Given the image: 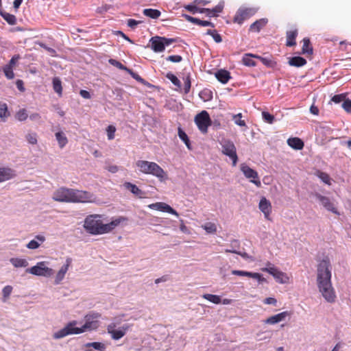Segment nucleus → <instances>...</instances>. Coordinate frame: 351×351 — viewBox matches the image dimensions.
Instances as JSON below:
<instances>
[{
  "label": "nucleus",
  "instance_id": "680f3d73",
  "mask_svg": "<svg viewBox=\"0 0 351 351\" xmlns=\"http://www.w3.org/2000/svg\"><path fill=\"white\" fill-rule=\"evenodd\" d=\"M341 107L346 112L351 114V99L346 97L342 103Z\"/></svg>",
  "mask_w": 351,
  "mask_h": 351
},
{
  "label": "nucleus",
  "instance_id": "3c124183",
  "mask_svg": "<svg viewBox=\"0 0 351 351\" xmlns=\"http://www.w3.org/2000/svg\"><path fill=\"white\" fill-rule=\"evenodd\" d=\"M28 117L26 109H20L15 114V118L19 121H24Z\"/></svg>",
  "mask_w": 351,
  "mask_h": 351
},
{
  "label": "nucleus",
  "instance_id": "0eeeda50",
  "mask_svg": "<svg viewBox=\"0 0 351 351\" xmlns=\"http://www.w3.org/2000/svg\"><path fill=\"white\" fill-rule=\"evenodd\" d=\"M100 216L97 215H88L84 220V227L85 230L90 234L93 235H98L99 226L101 221L99 219Z\"/></svg>",
  "mask_w": 351,
  "mask_h": 351
},
{
  "label": "nucleus",
  "instance_id": "49530a36",
  "mask_svg": "<svg viewBox=\"0 0 351 351\" xmlns=\"http://www.w3.org/2000/svg\"><path fill=\"white\" fill-rule=\"evenodd\" d=\"M182 16L187 21L204 27L205 21L200 20L199 19L191 16L186 14H184Z\"/></svg>",
  "mask_w": 351,
  "mask_h": 351
},
{
  "label": "nucleus",
  "instance_id": "69168bd1",
  "mask_svg": "<svg viewBox=\"0 0 351 351\" xmlns=\"http://www.w3.org/2000/svg\"><path fill=\"white\" fill-rule=\"evenodd\" d=\"M20 59H21V56L19 54L14 55L12 57V58L10 60L9 62L5 65L13 68Z\"/></svg>",
  "mask_w": 351,
  "mask_h": 351
},
{
  "label": "nucleus",
  "instance_id": "2f4dec72",
  "mask_svg": "<svg viewBox=\"0 0 351 351\" xmlns=\"http://www.w3.org/2000/svg\"><path fill=\"white\" fill-rule=\"evenodd\" d=\"M178 135L180 139L185 144L187 149L189 150H192L193 146L191 145V141L186 133L182 130V128L180 126H179L178 128Z\"/></svg>",
  "mask_w": 351,
  "mask_h": 351
},
{
  "label": "nucleus",
  "instance_id": "a19ab883",
  "mask_svg": "<svg viewBox=\"0 0 351 351\" xmlns=\"http://www.w3.org/2000/svg\"><path fill=\"white\" fill-rule=\"evenodd\" d=\"M321 133L324 136L325 139L328 140V141H330L334 138L330 136L333 132V130L329 126H321L320 127Z\"/></svg>",
  "mask_w": 351,
  "mask_h": 351
},
{
  "label": "nucleus",
  "instance_id": "5fc2aeb1",
  "mask_svg": "<svg viewBox=\"0 0 351 351\" xmlns=\"http://www.w3.org/2000/svg\"><path fill=\"white\" fill-rule=\"evenodd\" d=\"M184 91L185 94H188L190 91L191 86V75L190 73H188L184 77Z\"/></svg>",
  "mask_w": 351,
  "mask_h": 351
},
{
  "label": "nucleus",
  "instance_id": "603ef678",
  "mask_svg": "<svg viewBox=\"0 0 351 351\" xmlns=\"http://www.w3.org/2000/svg\"><path fill=\"white\" fill-rule=\"evenodd\" d=\"M262 118L265 123L269 124H272L276 120L275 117L267 111H263L262 112Z\"/></svg>",
  "mask_w": 351,
  "mask_h": 351
},
{
  "label": "nucleus",
  "instance_id": "4c0bfd02",
  "mask_svg": "<svg viewBox=\"0 0 351 351\" xmlns=\"http://www.w3.org/2000/svg\"><path fill=\"white\" fill-rule=\"evenodd\" d=\"M10 262L14 267H26L28 266L29 263L27 261L25 258H12L10 260Z\"/></svg>",
  "mask_w": 351,
  "mask_h": 351
},
{
  "label": "nucleus",
  "instance_id": "9b49d317",
  "mask_svg": "<svg viewBox=\"0 0 351 351\" xmlns=\"http://www.w3.org/2000/svg\"><path fill=\"white\" fill-rule=\"evenodd\" d=\"M195 123L202 132H207L208 128L211 124V119L208 112L206 110H202L198 113L195 117Z\"/></svg>",
  "mask_w": 351,
  "mask_h": 351
},
{
  "label": "nucleus",
  "instance_id": "58836bf2",
  "mask_svg": "<svg viewBox=\"0 0 351 351\" xmlns=\"http://www.w3.org/2000/svg\"><path fill=\"white\" fill-rule=\"evenodd\" d=\"M199 97L204 101H211L213 98V91L209 88H204L199 92Z\"/></svg>",
  "mask_w": 351,
  "mask_h": 351
},
{
  "label": "nucleus",
  "instance_id": "f3484780",
  "mask_svg": "<svg viewBox=\"0 0 351 351\" xmlns=\"http://www.w3.org/2000/svg\"><path fill=\"white\" fill-rule=\"evenodd\" d=\"M148 207L151 209L157 210L159 211L167 213L173 215L178 217V213L173 209L169 204L164 202H156L154 204H149Z\"/></svg>",
  "mask_w": 351,
  "mask_h": 351
},
{
  "label": "nucleus",
  "instance_id": "8fccbe9b",
  "mask_svg": "<svg viewBox=\"0 0 351 351\" xmlns=\"http://www.w3.org/2000/svg\"><path fill=\"white\" fill-rule=\"evenodd\" d=\"M207 35H210L213 37V40L217 43H220L222 42V38L221 36L217 32L215 29H208L206 33Z\"/></svg>",
  "mask_w": 351,
  "mask_h": 351
},
{
  "label": "nucleus",
  "instance_id": "a18cd8bd",
  "mask_svg": "<svg viewBox=\"0 0 351 351\" xmlns=\"http://www.w3.org/2000/svg\"><path fill=\"white\" fill-rule=\"evenodd\" d=\"M84 346L86 348H93L94 349L99 351H104L106 348L104 343L97 341L86 343Z\"/></svg>",
  "mask_w": 351,
  "mask_h": 351
},
{
  "label": "nucleus",
  "instance_id": "39448f33",
  "mask_svg": "<svg viewBox=\"0 0 351 351\" xmlns=\"http://www.w3.org/2000/svg\"><path fill=\"white\" fill-rule=\"evenodd\" d=\"M220 145H221L222 154L230 158L232 162V166H236L239 158L234 143L229 139H223Z\"/></svg>",
  "mask_w": 351,
  "mask_h": 351
},
{
  "label": "nucleus",
  "instance_id": "f704fd0d",
  "mask_svg": "<svg viewBox=\"0 0 351 351\" xmlns=\"http://www.w3.org/2000/svg\"><path fill=\"white\" fill-rule=\"evenodd\" d=\"M55 136L60 148L64 147L68 143V139L65 134L62 131H59L56 133Z\"/></svg>",
  "mask_w": 351,
  "mask_h": 351
},
{
  "label": "nucleus",
  "instance_id": "f8f14e48",
  "mask_svg": "<svg viewBox=\"0 0 351 351\" xmlns=\"http://www.w3.org/2000/svg\"><path fill=\"white\" fill-rule=\"evenodd\" d=\"M256 12L257 10L253 8L243 9L240 8L235 14L233 18V22L241 25L245 20L250 19L251 16L254 15Z\"/></svg>",
  "mask_w": 351,
  "mask_h": 351
},
{
  "label": "nucleus",
  "instance_id": "473e14b6",
  "mask_svg": "<svg viewBox=\"0 0 351 351\" xmlns=\"http://www.w3.org/2000/svg\"><path fill=\"white\" fill-rule=\"evenodd\" d=\"M0 16L10 25L16 23V18L14 14L8 13L0 8Z\"/></svg>",
  "mask_w": 351,
  "mask_h": 351
},
{
  "label": "nucleus",
  "instance_id": "dca6fc26",
  "mask_svg": "<svg viewBox=\"0 0 351 351\" xmlns=\"http://www.w3.org/2000/svg\"><path fill=\"white\" fill-rule=\"evenodd\" d=\"M232 274L233 275L239 276H246L252 278H255L258 280V282L261 284L263 282H267L266 278H265L262 274L259 273L251 272L243 270H232Z\"/></svg>",
  "mask_w": 351,
  "mask_h": 351
},
{
  "label": "nucleus",
  "instance_id": "1a4fd4ad",
  "mask_svg": "<svg viewBox=\"0 0 351 351\" xmlns=\"http://www.w3.org/2000/svg\"><path fill=\"white\" fill-rule=\"evenodd\" d=\"M101 316V315L96 311H91L86 315L84 316L85 323L82 326L84 329V332L86 330H96L99 326V323L97 319L100 318Z\"/></svg>",
  "mask_w": 351,
  "mask_h": 351
},
{
  "label": "nucleus",
  "instance_id": "79ce46f5",
  "mask_svg": "<svg viewBox=\"0 0 351 351\" xmlns=\"http://www.w3.org/2000/svg\"><path fill=\"white\" fill-rule=\"evenodd\" d=\"M10 115L7 104L0 102V118L5 121Z\"/></svg>",
  "mask_w": 351,
  "mask_h": 351
},
{
  "label": "nucleus",
  "instance_id": "e433bc0d",
  "mask_svg": "<svg viewBox=\"0 0 351 351\" xmlns=\"http://www.w3.org/2000/svg\"><path fill=\"white\" fill-rule=\"evenodd\" d=\"M143 13L145 16L149 17L152 19H158L161 14V12L160 10H156V9H152V8L144 9L143 11Z\"/></svg>",
  "mask_w": 351,
  "mask_h": 351
},
{
  "label": "nucleus",
  "instance_id": "09e8293b",
  "mask_svg": "<svg viewBox=\"0 0 351 351\" xmlns=\"http://www.w3.org/2000/svg\"><path fill=\"white\" fill-rule=\"evenodd\" d=\"M202 227L208 234H215L217 232V226L214 223L207 222Z\"/></svg>",
  "mask_w": 351,
  "mask_h": 351
},
{
  "label": "nucleus",
  "instance_id": "bf43d9fd",
  "mask_svg": "<svg viewBox=\"0 0 351 351\" xmlns=\"http://www.w3.org/2000/svg\"><path fill=\"white\" fill-rule=\"evenodd\" d=\"M317 176L324 183L330 185V178L328 173L322 171H318Z\"/></svg>",
  "mask_w": 351,
  "mask_h": 351
},
{
  "label": "nucleus",
  "instance_id": "de8ad7c7",
  "mask_svg": "<svg viewBox=\"0 0 351 351\" xmlns=\"http://www.w3.org/2000/svg\"><path fill=\"white\" fill-rule=\"evenodd\" d=\"M165 77H166V78L169 80L171 82V83L173 85H175L176 86H177L178 88L181 87V82H180V80L171 72H168L165 75Z\"/></svg>",
  "mask_w": 351,
  "mask_h": 351
},
{
  "label": "nucleus",
  "instance_id": "f03ea898",
  "mask_svg": "<svg viewBox=\"0 0 351 351\" xmlns=\"http://www.w3.org/2000/svg\"><path fill=\"white\" fill-rule=\"evenodd\" d=\"M92 195L86 191L61 187L54 193L53 199L60 202H88L90 201Z\"/></svg>",
  "mask_w": 351,
  "mask_h": 351
},
{
  "label": "nucleus",
  "instance_id": "052dcab7",
  "mask_svg": "<svg viewBox=\"0 0 351 351\" xmlns=\"http://www.w3.org/2000/svg\"><path fill=\"white\" fill-rule=\"evenodd\" d=\"M195 4L196 3H191V4H189V5H186L184 8L186 10L191 12L192 14L199 13L200 12L199 10L201 8H198Z\"/></svg>",
  "mask_w": 351,
  "mask_h": 351
},
{
  "label": "nucleus",
  "instance_id": "338daca9",
  "mask_svg": "<svg viewBox=\"0 0 351 351\" xmlns=\"http://www.w3.org/2000/svg\"><path fill=\"white\" fill-rule=\"evenodd\" d=\"M26 140L29 143L35 145L37 143V136L36 133L28 134L26 135Z\"/></svg>",
  "mask_w": 351,
  "mask_h": 351
},
{
  "label": "nucleus",
  "instance_id": "ea45409f",
  "mask_svg": "<svg viewBox=\"0 0 351 351\" xmlns=\"http://www.w3.org/2000/svg\"><path fill=\"white\" fill-rule=\"evenodd\" d=\"M53 88V90L58 94L59 96H62V82L60 79L58 77H55L52 80Z\"/></svg>",
  "mask_w": 351,
  "mask_h": 351
},
{
  "label": "nucleus",
  "instance_id": "ddd939ff",
  "mask_svg": "<svg viewBox=\"0 0 351 351\" xmlns=\"http://www.w3.org/2000/svg\"><path fill=\"white\" fill-rule=\"evenodd\" d=\"M128 221V219L125 217H119L114 219H112L110 223L106 224H103L101 222L99 226V230L98 231V234H102L105 233H108L114 230L117 226H118L121 222Z\"/></svg>",
  "mask_w": 351,
  "mask_h": 351
},
{
  "label": "nucleus",
  "instance_id": "20e7f679",
  "mask_svg": "<svg viewBox=\"0 0 351 351\" xmlns=\"http://www.w3.org/2000/svg\"><path fill=\"white\" fill-rule=\"evenodd\" d=\"M77 324V322L76 320L69 322L63 328L54 332L53 338L54 339H60L70 335H79L84 332L82 327L76 326Z\"/></svg>",
  "mask_w": 351,
  "mask_h": 351
},
{
  "label": "nucleus",
  "instance_id": "423d86ee",
  "mask_svg": "<svg viewBox=\"0 0 351 351\" xmlns=\"http://www.w3.org/2000/svg\"><path fill=\"white\" fill-rule=\"evenodd\" d=\"M26 272L37 276L50 277L53 274V270L46 266L45 261H40L36 265L27 268Z\"/></svg>",
  "mask_w": 351,
  "mask_h": 351
},
{
  "label": "nucleus",
  "instance_id": "393cba45",
  "mask_svg": "<svg viewBox=\"0 0 351 351\" xmlns=\"http://www.w3.org/2000/svg\"><path fill=\"white\" fill-rule=\"evenodd\" d=\"M215 77L223 84H226L232 78L230 73L226 69L217 70L215 73Z\"/></svg>",
  "mask_w": 351,
  "mask_h": 351
},
{
  "label": "nucleus",
  "instance_id": "c756f323",
  "mask_svg": "<svg viewBox=\"0 0 351 351\" xmlns=\"http://www.w3.org/2000/svg\"><path fill=\"white\" fill-rule=\"evenodd\" d=\"M287 144L295 150H301L304 146L303 141L298 137L289 138L287 140Z\"/></svg>",
  "mask_w": 351,
  "mask_h": 351
},
{
  "label": "nucleus",
  "instance_id": "2eb2a0df",
  "mask_svg": "<svg viewBox=\"0 0 351 351\" xmlns=\"http://www.w3.org/2000/svg\"><path fill=\"white\" fill-rule=\"evenodd\" d=\"M315 197L316 199L321 203L323 207L327 210L337 215H340V213L338 211L337 208L335 206L334 204L331 202L329 197L322 195L319 193H316L315 194Z\"/></svg>",
  "mask_w": 351,
  "mask_h": 351
},
{
  "label": "nucleus",
  "instance_id": "c9c22d12",
  "mask_svg": "<svg viewBox=\"0 0 351 351\" xmlns=\"http://www.w3.org/2000/svg\"><path fill=\"white\" fill-rule=\"evenodd\" d=\"M256 56L257 55L252 53H245L242 58L243 64L247 66H255L256 65V62L253 60V58Z\"/></svg>",
  "mask_w": 351,
  "mask_h": 351
},
{
  "label": "nucleus",
  "instance_id": "aec40b11",
  "mask_svg": "<svg viewBox=\"0 0 351 351\" xmlns=\"http://www.w3.org/2000/svg\"><path fill=\"white\" fill-rule=\"evenodd\" d=\"M258 208L264 214L265 219L270 220L269 216L272 209L270 201L265 197H262L259 202Z\"/></svg>",
  "mask_w": 351,
  "mask_h": 351
},
{
  "label": "nucleus",
  "instance_id": "c03bdc74",
  "mask_svg": "<svg viewBox=\"0 0 351 351\" xmlns=\"http://www.w3.org/2000/svg\"><path fill=\"white\" fill-rule=\"evenodd\" d=\"M127 73H129L133 79L136 80L141 84L143 85H150L149 82H147L145 80L142 78L137 73L134 72L132 69H128V70H127Z\"/></svg>",
  "mask_w": 351,
  "mask_h": 351
},
{
  "label": "nucleus",
  "instance_id": "72a5a7b5",
  "mask_svg": "<svg viewBox=\"0 0 351 351\" xmlns=\"http://www.w3.org/2000/svg\"><path fill=\"white\" fill-rule=\"evenodd\" d=\"M303 45L302 47V54H309L311 55L313 53V48L311 46V40L308 38H304L302 40Z\"/></svg>",
  "mask_w": 351,
  "mask_h": 351
},
{
  "label": "nucleus",
  "instance_id": "7ed1b4c3",
  "mask_svg": "<svg viewBox=\"0 0 351 351\" xmlns=\"http://www.w3.org/2000/svg\"><path fill=\"white\" fill-rule=\"evenodd\" d=\"M136 166L141 173L152 175L161 182L168 178L167 173L155 162L138 160L136 162Z\"/></svg>",
  "mask_w": 351,
  "mask_h": 351
},
{
  "label": "nucleus",
  "instance_id": "c85d7f7f",
  "mask_svg": "<svg viewBox=\"0 0 351 351\" xmlns=\"http://www.w3.org/2000/svg\"><path fill=\"white\" fill-rule=\"evenodd\" d=\"M307 63L306 60L301 56H293L289 58L288 64L294 67H302Z\"/></svg>",
  "mask_w": 351,
  "mask_h": 351
},
{
  "label": "nucleus",
  "instance_id": "864d4df0",
  "mask_svg": "<svg viewBox=\"0 0 351 351\" xmlns=\"http://www.w3.org/2000/svg\"><path fill=\"white\" fill-rule=\"evenodd\" d=\"M108 62L110 64L116 66L117 68L119 69L120 70L125 71L127 72V70H128L129 68L123 65L121 62L119 61L110 58L108 60Z\"/></svg>",
  "mask_w": 351,
  "mask_h": 351
},
{
  "label": "nucleus",
  "instance_id": "e2e57ef3",
  "mask_svg": "<svg viewBox=\"0 0 351 351\" xmlns=\"http://www.w3.org/2000/svg\"><path fill=\"white\" fill-rule=\"evenodd\" d=\"M241 118H242L241 113H239L237 114L234 115L233 120L234 121V123L239 126H245L246 125L245 122L244 120H242Z\"/></svg>",
  "mask_w": 351,
  "mask_h": 351
},
{
  "label": "nucleus",
  "instance_id": "7c9ffc66",
  "mask_svg": "<svg viewBox=\"0 0 351 351\" xmlns=\"http://www.w3.org/2000/svg\"><path fill=\"white\" fill-rule=\"evenodd\" d=\"M298 32L297 29L287 32V40L286 45L287 47H293L296 45V37L298 36Z\"/></svg>",
  "mask_w": 351,
  "mask_h": 351
},
{
  "label": "nucleus",
  "instance_id": "a878e982",
  "mask_svg": "<svg viewBox=\"0 0 351 351\" xmlns=\"http://www.w3.org/2000/svg\"><path fill=\"white\" fill-rule=\"evenodd\" d=\"M268 23V19L266 18H262L256 20L250 26L249 31L252 32H259Z\"/></svg>",
  "mask_w": 351,
  "mask_h": 351
},
{
  "label": "nucleus",
  "instance_id": "cd10ccee",
  "mask_svg": "<svg viewBox=\"0 0 351 351\" xmlns=\"http://www.w3.org/2000/svg\"><path fill=\"white\" fill-rule=\"evenodd\" d=\"M45 237L43 235L38 234L35 237L34 239L31 240L26 245L28 249L36 250L38 249L40 244L45 241Z\"/></svg>",
  "mask_w": 351,
  "mask_h": 351
},
{
  "label": "nucleus",
  "instance_id": "9d476101",
  "mask_svg": "<svg viewBox=\"0 0 351 351\" xmlns=\"http://www.w3.org/2000/svg\"><path fill=\"white\" fill-rule=\"evenodd\" d=\"M263 271H267L271 275L276 281L280 284H286L289 282V278L287 274L280 271L276 267L270 263H268L267 267L263 269Z\"/></svg>",
  "mask_w": 351,
  "mask_h": 351
},
{
  "label": "nucleus",
  "instance_id": "4468645a",
  "mask_svg": "<svg viewBox=\"0 0 351 351\" xmlns=\"http://www.w3.org/2000/svg\"><path fill=\"white\" fill-rule=\"evenodd\" d=\"M241 171L247 178H253L250 182L254 183L256 186H261V182L258 179V173L245 163H242L240 167Z\"/></svg>",
  "mask_w": 351,
  "mask_h": 351
},
{
  "label": "nucleus",
  "instance_id": "b1692460",
  "mask_svg": "<svg viewBox=\"0 0 351 351\" xmlns=\"http://www.w3.org/2000/svg\"><path fill=\"white\" fill-rule=\"evenodd\" d=\"M123 186L129 190L133 195L139 197L143 198L145 197V193L140 189L136 184H132L130 182H125L123 184Z\"/></svg>",
  "mask_w": 351,
  "mask_h": 351
},
{
  "label": "nucleus",
  "instance_id": "0e129e2a",
  "mask_svg": "<svg viewBox=\"0 0 351 351\" xmlns=\"http://www.w3.org/2000/svg\"><path fill=\"white\" fill-rule=\"evenodd\" d=\"M39 46L42 47L43 49H45L47 51H48L50 55L53 57L56 56V51L50 47H48L45 43H39Z\"/></svg>",
  "mask_w": 351,
  "mask_h": 351
},
{
  "label": "nucleus",
  "instance_id": "6ab92c4d",
  "mask_svg": "<svg viewBox=\"0 0 351 351\" xmlns=\"http://www.w3.org/2000/svg\"><path fill=\"white\" fill-rule=\"evenodd\" d=\"M149 43L152 49L156 53L162 52L165 49L166 47L162 40V36H153L150 38Z\"/></svg>",
  "mask_w": 351,
  "mask_h": 351
},
{
  "label": "nucleus",
  "instance_id": "4be33fe9",
  "mask_svg": "<svg viewBox=\"0 0 351 351\" xmlns=\"http://www.w3.org/2000/svg\"><path fill=\"white\" fill-rule=\"evenodd\" d=\"M71 263V258H67L66 260V263L64 264L58 272L56 274V278H55V284L58 285L61 282V281L64 279L65 274L67 272L69 267L70 266Z\"/></svg>",
  "mask_w": 351,
  "mask_h": 351
},
{
  "label": "nucleus",
  "instance_id": "bb28decb",
  "mask_svg": "<svg viewBox=\"0 0 351 351\" xmlns=\"http://www.w3.org/2000/svg\"><path fill=\"white\" fill-rule=\"evenodd\" d=\"M254 58L259 60L267 68L275 69L278 66V62L272 57L256 56Z\"/></svg>",
  "mask_w": 351,
  "mask_h": 351
},
{
  "label": "nucleus",
  "instance_id": "f257e3e1",
  "mask_svg": "<svg viewBox=\"0 0 351 351\" xmlns=\"http://www.w3.org/2000/svg\"><path fill=\"white\" fill-rule=\"evenodd\" d=\"M330 261L328 257L323 258L317 265V284L323 298L329 303H334L336 294L331 282Z\"/></svg>",
  "mask_w": 351,
  "mask_h": 351
},
{
  "label": "nucleus",
  "instance_id": "6e6552de",
  "mask_svg": "<svg viewBox=\"0 0 351 351\" xmlns=\"http://www.w3.org/2000/svg\"><path fill=\"white\" fill-rule=\"evenodd\" d=\"M132 325L129 324H124L118 329H116V324L112 322L108 325L107 331L110 335L111 338L114 340H119L121 339L126 332L130 329Z\"/></svg>",
  "mask_w": 351,
  "mask_h": 351
},
{
  "label": "nucleus",
  "instance_id": "774afa93",
  "mask_svg": "<svg viewBox=\"0 0 351 351\" xmlns=\"http://www.w3.org/2000/svg\"><path fill=\"white\" fill-rule=\"evenodd\" d=\"M116 128L113 125H108L107 128V135L109 140H112L114 138V133Z\"/></svg>",
  "mask_w": 351,
  "mask_h": 351
},
{
  "label": "nucleus",
  "instance_id": "a211bd4d",
  "mask_svg": "<svg viewBox=\"0 0 351 351\" xmlns=\"http://www.w3.org/2000/svg\"><path fill=\"white\" fill-rule=\"evenodd\" d=\"M224 7V3L223 1L219 2L215 7L212 9L201 8L199 11L200 14H206L208 17H216L218 14L222 12Z\"/></svg>",
  "mask_w": 351,
  "mask_h": 351
},
{
  "label": "nucleus",
  "instance_id": "5701e85b",
  "mask_svg": "<svg viewBox=\"0 0 351 351\" xmlns=\"http://www.w3.org/2000/svg\"><path fill=\"white\" fill-rule=\"evenodd\" d=\"M16 176V171L9 167H0V182L9 180Z\"/></svg>",
  "mask_w": 351,
  "mask_h": 351
},
{
  "label": "nucleus",
  "instance_id": "13d9d810",
  "mask_svg": "<svg viewBox=\"0 0 351 351\" xmlns=\"http://www.w3.org/2000/svg\"><path fill=\"white\" fill-rule=\"evenodd\" d=\"M3 71L4 73L5 76L8 80H12V79H13L14 77V71H13V68L5 65L3 67Z\"/></svg>",
  "mask_w": 351,
  "mask_h": 351
},
{
  "label": "nucleus",
  "instance_id": "4d7b16f0",
  "mask_svg": "<svg viewBox=\"0 0 351 351\" xmlns=\"http://www.w3.org/2000/svg\"><path fill=\"white\" fill-rule=\"evenodd\" d=\"M347 97L346 93H341L338 95H335L332 98L331 101L335 104H339L343 103L345 99Z\"/></svg>",
  "mask_w": 351,
  "mask_h": 351
},
{
  "label": "nucleus",
  "instance_id": "6e6d98bb",
  "mask_svg": "<svg viewBox=\"0 0 351 351\" xmlns=\"http://www.w3.org/2000/svg\"><path fill=\"white\" fill-rule=\"evenodd\" d=\"M225 252H228V253H232V254H236L240 255L242 258H243L245 260L251 258L247 252H242L239 251L237 249H226V250H225Z\"/></svg>",
  "mask_w": 351,
  "mask_h": 351
},
{
  "label": "nucleus",
  "instance_id": "412c9836",
  "mask_svg": "<svg viewBox=\"0 0 351 351\" xmlns=\"http://www.w3.org/2000/svg\"><path fill=\"white\" fill-rule=\"evenodd\" d=\"M289 315H291V312L283 311L268 317L264 322L267 324H276L285 320V318Z\"/></svg>",
  "mask_w": 351,
  "mask_h": 351
},
{
  "label": "nucleus",
  "instance_id": "37998d69",
  "mask_svg": "<svg viewBox=\"0 0 351 351\" xmlns=\"http://www.w3.org/2000/svg\"><path fill=\"white\" fill-rule=\"evenodd\" d=\"M202 297L203 298L215 304H220L221 302L220 296L217 295L205 293L202 295Z\"/></svg>",
  "mask_w": 351,
  "mask_h": 351
}]
</instances>
